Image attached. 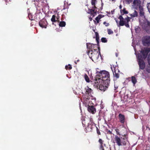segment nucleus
Returning <instances> with one entry per match:
<instances>
[{"instance_id":"5","label":"nucleus","mask_w":150,"mask_h":150,"mask_svg":"<svg viewBox=\"0 0 150 150\" xmlns=\"http://www.w3.org/2000/svg\"><path fill=\"white\" fill-rule=\"evenodd\" d=\"M91 52V53H90V50H88L87 51V54L88 55L89 58L93 61V60H97L99 57V55H100V51H94V52Z\"/></svg>"},{"instance_id":"39","label":"nucleus","mask_w":150,"mask_h":150,"mask_svg":"<svg viewBox=\"0 0 150 150\" xmlns=\"http://www.w3.org/2000/svg\"><path fill=\"white\" fill-rule=\"evenodd\" d=\"M62 17L61 18V20L62 21L64 20V18H65V15L64 14L62 15Z\"/></svg>"},{"instance_id":"44","label":"nucleus","mask_w":150,"mask_h":150,"mask_svg":"<svg viewBox=\"0 0 150 150\" xmlns=\"http://www.w3.org/2000/svg\"><path fill=\"white\" fill-rule=\"evenodd\" d=\"M114 12V10L113 11H111V13L112 14H113Z\"/></svg>"},{"instance_id":"34","label":"nucleus","mask_w":150,"mask_h":150,"mask_svg":"<svg viewBox=\"0 0 150 150\" xmlns=\"http://www.w3.org/2000/svg\"><path fill=\"white\" fill-rule=\"evenodd\" d=\"M103 24L105 25L106 27L108 26L110 24L109 23H107L105 21L103 23Z\"/></svg>"},{"instance_id":"43","label":"nucleus","mask_w":150,"mask_h":150,"mask_svg":"<svg viewBox=\"0 0 150 150\" xmlns=\"http://www.w3.org/2000/svg\"><path fill=\"white\" fill-rule=\"evenodd\" d=\"M89 20L90 21H91L92 20V18L90 17L89 18Z\"/></svg>"},{"instance_id":"49","label":"nucleus","mask_w":150,"mask_h":150,"mask_svg":"<svg viewBox=\"0 0 150 150\" xmlns=\"http://www.w3.org/2000/svg\"><path fill=\"white\" fill-rule=\"evenodd\" d=\"M115 21H116V23H118V21L117 20H115Z\"/></svg>"},{"instance_id":"46","label":"nucleus","mask_w":150,"mask_h":150,"mask_svg":"<svg viewBox=\"0 0 150 150\" xmlns=\"http://www.w3.org/2000/svg\"><path fill=\"white\" fill-rule=\"evenodd\" d=\"M117 88V87H116L115 86V90H116Z\"/></svg>"},{"instance_id":"33","label":"nucleus","mask_w":150,"mask_h":150,"mask_svg":"<svg viewBox=\"0 0 150 150\" xmlns=\"http://www.w3.org/2000/svg\"><path fill=\"white\" fill-rule=\"evenodd\" d=\"M147 8L148 10L150 13V3H148L147 5Z\"/></svg>"},{"instance_id":"12","label":"nucleus","mask_w":150,"mask_h":150,"mask_svg":"<svg viewBox=\"0 0 150 150\" xmlns=\"http://www.w3.org/2000/svg\"><path fill=\"white\" fill-rule=\"evenodd\" d=\"M93 84L95 87H97L99 85V86L100 84H102L103 82L101 78H100L99 77L95 78L94 80Z\"/></svg>"},{"instance_id":"26","label":"nucleus","mask_w":150,"mask_h":150,"mask_svg":"<svg viewBox=\"0 0 150 150\" xmlns=\"http://www.w3.org/2000/svg\"><path fill=\"white\" fill-rule=\"evenodd\" d=\"M81 120H82V124L83 125V126H85L86 125L85 120V118L83 117H82Z\"/></svg>"},{"instance_id":"1","label":"nucleus","mask_w":150,"mask_h":150,"mask_svg":"<svg viewBox=\"0 0 150 150\" xmlns=\"http://www.w3.org/2000/svg\"><path fill=\"white\" fill-rule=\"evenodd\" d=\"M100 78H101L103 84L99 86L100 90L105 91L108 88L110 82V78L109 73L105 70L100 71L98 74Z\"/></svg>"},{"instance_id":"38","label":"nucleus","mask_w":150,"mask_h":150,"mask_svg":"<svg viewBox=\"0 0 150 150\" xmlns=\"http://www.w3.org/2000/svg\"><path fill=\"white\" fill-rule=\"evenodd\" d=\"M100 149H101L102 150H104V149L103 147V145H100Z\"/></svg>"},{"instance_id":"11","label":"nucleus","mask_w":150,"mask_h":150,"mask_svg":"<svg viewBox=\"0 0 150 150\" xmlns=\"http://www.w3.org/2000/svg\"><path fill=\"white\" fill-rule=\"evenodd\" d=\"M113 70L112 69V67H111V68L112 71L114 76L115 78L116 79H118L120 77V74L119 73L120 72V71L118 69V67H115L113 66Z\"/></svg>"},{"instance_id":"13","label":"nucleus","mask_w":150,"mask_h":150,"mask_svg":"<svg viewBox=\"0 0 150 150\" xmlns=\"http://www.w3.org/2000/svg\"><path fill=\"white\" fill-rule=\"evenodd\" d=\"M142 42L144 46H150V36H146L142 41Z\"/></svg>"},{"instance_id":"42","label":"nucleus","mask_w":150,"mask_h":150,"mask_svg":"<svg viewBox=\"0 0 150 150\" xmlns=\"http://www.w3.org/2000/svg\"><path fill=\"white\" fill-rule=\"evenodd\" d=\"M103 3H102V6L100 8L101 10L103 9Z\"/></svg>"},{"instance_id":"40","label":"nucleus","mask_w":150,"mask_h":150,"mask_svg":"<svg viewBox=\"0 0 150 150\" xmlns=\"http://www.w3.org/2000/svg\"><path fill=\"white\" fill-rule=\"evenodd\" d=\"M147 26L150 27V22L149 21H147L146 22Z\"/></svg>"},{"instance_id":"48","label":"nucleus","mask_w":150,"mask_h":150,"mask_svg":"<svg viewBox=\"0 0 150 150\" xmlns=\"http://www.w3.org/2000/svg\"><path fill=\"white\" fill-rule=\"evenodd\" d=\"M110 150H113L112 149V148L111 147L110 148Z\"/></svg>"},{"instance_id":"28","label":"nucleus","mask_w":150,"mask_h":150,"mask_svg":"<svg viewBox=\"0 0 150 150\" xmlns=\"http://www.w3.org/2000/svg\"><path fill=\"white\" fill-rule=\"evenodd\" d=\"M101 41L103 43H106L108 41V40L107 39L105 38H101Z\"/></svg>"},{"instance_id":"3","label":"nucleus","mask_w":150,"mask_h":150,"mask_svg":"<svg viewBox=\"0 0 150 150\" xmlns=\"http://www.w3.org/2000/svg\"><path fill=\"white\" fill-rule=\"evenodd\" d=\"M120 12L121 15L119 16L118 18L120 20L119 25L121 26L125 25L126 27L129 28V22L130 21L131 18L127 16L126 18H124L122 16L124 14H128V11L126 10V8H124L122 10H120Z\"/></svg>"},{"instance_id":"20","label":"nucleus","mask_w":150,"mask_h":150,"mask_svg":"<svg viewBox=\"0 0 150 150\" xmlns=\"http://www.w3.org/2000/svg\"><path fill=\"white\" fill-rule=\"evenodd\" d=\"M130 16L131 17H137L138 16V13L136 10H134V13L132 14H130Z\"/></svg>"},{"instance_id":"14","label":"nucleus","mask_w":150,"mask_h":150,"mask_svg":"<svg viewBox=\"0 0 150 150\" xmlns=\"http://www.w3.org/2000/svg\"><path fill=\"white\" fill-rule=\"evenodd\" d=\"M39 24L40 27L42 28H46L47 23L45 19H42L40 21Z\"/></svg>"},{"instance_id":"45","label":"nucleus","mask_w":150,"mask_h":150,"mask_svg":"<svg viewBox=\"0 0 150 150\" xmlns=\"http://www.w3.org/2000/svg\"><path fill=\"white\" fill-rule=\"evenodd\" d=\"M122 8V6H121V5H120L119 6V8L120 9H121V8Z\"/></svg>"},{"instance_id":"27","label":"nucleus","mask_w":150,"mask_h":150,"mask_svg":"<svg viewBox=\"0 0 150 150\" xmlns=\"http://www.w3.org/2000/svg\"><path fill=\"white\" fill-rule=\"evenodd\" d=\"M65 68L66 70H70L72 69V67L71 65L69 64L68 65H66Z\"/></svg>"},{"instance_id":"17","label":"nucleus","mask_w":150,"mask_h":150,"mask_svg":"<svg viewBox=\"0 0 150 150\" xmlns=\"http://www.w3.org/2000/svg\"><path fill=\"white\" fill-rule=\"evenodd\" d=\"M103 16H104L103 15L100 14L96 18L95 20L96 21L97 24L99 22L100 20ZM93 21L95 23H96V21L94 20Z\"/></svg>"},{"instance_id":"6","label":"nucleus","mask_w":150,"mask_h":150,"mask_svg":"<svg viewBox=\"0 0 150 150\" xmlns=\"http://www.w3.org/2000/svg\"><path fill=\"white\" fill-rule=\"evenodd\" d=\"M121 138L122 139V140L117 136H115L114 139L115 142L119 146L126 145L127 142V137H123V138L121 137Z\"/></svg>"},{"instance_id":"2","label":"nucleus","mask_w":150,"mask_h":150,"mask_svg":"<svg viewBox=\"0 0 150 150\" xmlns=\"http://www.w3.org/2000/svg\"><path fill=\"white\" fill-rule=\"evenodd\" d=\"M150 52V48L146 47L144 48V50H142L141 53V55H140L138 57V64L139 68L143 70L144 69L145 64V62L143 59H145L147 56V55Z\"/></svg>"},{"instance_id":"47","label":"nucleus","mask_w":150,"mask_h":150,"mask_svg":"<svg viewBox=\"0 0 150 150\" xmlns=\"http://www.w3.org/2000/svg\"><path fill=\"white\" fill-rule=\"evenodd\" d=\"M30 15H28L29 17V18L30 19L31 21L33 20V19H30Z\"/></svg>"},{"instance_id":"4","label":"nucleus","mask_w":150,"mask_h":150,"mask_svg":"<svg viewBox=\"0 0 150 150\" xmlns=\"http://www.w3.org/2000/svg\"><path fill=\"white\" fill-rule=\"evenodd\" d=\"M97 2V1L96 0H91V4L93 6L92 8L88 9V11L87 12V13L91 14L93 17L96 14L97 12L99 11L98 9L95 6Z\"/></svg>"},{"instance_id":"37","label":"nucleus","mask_w":150,"mask_h":150,"mask_svg":"<svg viewBox=\"0 0 150 150\" xmlns=\"http://www.w3.org/2000/svg\"><path fill=\"white\" fill-rule=\"evenodd\" d=\"M125 1L128 4H129L132 2V0H125Z\"/></svg>"},{"instance_id":"10","label":"nucleus","mask_w":150,"mask_h":150,"mask_svg":"<svg viewBox=\"0 0 150 150\" xmlns=\"http://www.w3.org/2000/svg\"><path fill=\"white\" fill-rule=\"evenodd\" d=\"M115 131L117 134L119 136H122L123 137H127V135L125 134L126 130L124 128H119L115 129Z\"/></svg>"},{"instance_id":"29","label":"nucleus","mask_w":150,"mask_h":150,"mask_svg":"<svg viewBox=\"0 0 150 150\" xmlns=\"http://www.w3.org/2000/svg\"><path fill=\"white\" fill-rule=\"evenodd\" d=\"M108 34L109 35L112 34L113 33V31L111 30V29H109L107 30Z\"/></svg>"},{"instance_id":"32","label":"nucleus","mask_w":150,"mask_h":150,"mask_svg":"<svg viewBox=\"0 0 150 150\" xmlns=\"http://www.w3.org/2000/svg\"><path fill=\"white\" fill-rule=\"evenodd\" d=\"M96 128L97 133L98 135H100V132L99 131V130L97 127H96Z\"/></svg>"},{"instance_id":"31","label":"nucleus","mask_w":150,"mask_h":150,"mask_svg":"<svg viewBox=\"0 0 150 150\" xmlns=\"http://www.w3.org/2000/svg\"><path fill=\"white\" fill-rule=\"evenodd\" d=\"M104 141L101 139H100L98 140V142L100 145H103Z\"/></svg>"},{"instance_id":"35","label":"nucleus","mask_w":150,"mask_h":150,"mask_svg":"<svg viewBox=\"0 0 150 150\" xmlns=\"http://www.w3.org/2000/svg\"><path fill=\"white\" fill-rule=\"evenodd\" d=\"M66 10L65 12H64L63 13H64V14H65L66 15L67 13L68 12V9H66L64 7V8H63V10H62V11L63 10Z\"/></svg>"},{"instance_id":"9","label":"nucleus","mask_w":150,"mask_h":150,"mask_svg":"<svg viewBox=\"0 0 150 150\" xmlns=\"http://www.w3.org/2000/svg\"><path fill=\"white\" fill-rule=\"evenodd\" d=\"M133 4L135 6H137L139 7V15L141 16H143L144 15V13L143 11V8L142 6H141L140 3L137 0H134Z\"/></svg>"},{"instance_id":"41","label":"nucleus","mask_w":150,"mask_h":150,"mask_svg":"<svg viewBox=\"0 0 150 150\" xmlns=\"http://www.w3.org/2000/svg\"><path fill=\"white\" fill-rule=\"evenodd\" d=\"M33 1L34 2H39L40 1H42V0H33Z\"/></svg>"},{"instance_id":"22","label":"nucleus","mask_w":150,"mask_h":150,"mask_svg":"<svg viewBox=\"0 0 150 150\" xmlns=\"http://www.w3.org/2000/svg\"><path fill=\"white\" fill-rule=\"evenodd\" d=\"M132 81L134 85L137 82V80L135 76H132Z\"/></svg>"},{"instance_id":"23","label":"nucleus","mask_w":150,"mask_h":150,"mask_svg":"<svg viewBox=\"0 0 150 150\" xmlns=\"http://www.w3.org/2000/svg\"><path fill=\"white\" fill-rule=\"evenodd\" d=\"M55 17L56 16H55L54 15L52 16V18L51 19L52 22H57V21H56V19Z\"/></svg>"},{"instance_id":"21","label":"nucleus","mask_w":150,"mask_h":150,"mask_svg":"<svg viewBox=\"0 0 150 150\" xmlns=\"http://www.w3.org/2000/svg\"><path fill=\"white\" fill-rule=\"evenodd\" d=\"M95 34L96 36V40L97 42V44L98 45L99 44V34L97 32H95Z\"/></svg>"},{"instance_id":"18","label":"nucleus","mask_w":150,"mask_h":150,"mask_svg":"<svg viewBox=\"0 0 150 150\" xmlns=\"http://www.w3.org/2000/svg\"><path fill=\"white\" fill-rule=\"evenodd\" d=\"M85 89L86 90V93L88 94H90L92 91V89L88 86L86 87L85 88Z\"/></svg>"},{"instance_id":"15","label":"nucleus","mask_w":150,"mask_h":150,"mask_svg":"<svg viewBox=\"0 0 150 150\" xmlns=\"http://www.w3.org/2000/svg\"><path fill=\"white\" fill-rule=\"evenodd\" d=\"M118 117L120 122L122 124H124L125 122V115L121 113H120L118 115Z\"/></svg>"},{"instance_id":"8","label":"nucleus","mask_w":150,"mask_h":150,"mask_svg":"<svg viewBox=\"0 0 150 150\" xmlns=\"http://www.w3.org/2000/svg\"><path fill=\"white\" fill-rule=\"evenodd\" d=\"M92 118H90V122L88 124L87 127L85 129L86 132H91L93 128L96 127V125L95 123L92 121Z\"/></svg>"},{"instance_id":"16","label":"nucleus","mask_w":150,"mask_h":150,"mask_svg":"<svg viewBox=\"0 0 150 150\" xmlns=\"http://www.w3.org/2000/svg\"><path fill=\"white\" fill-rule=\"evenodd\" d=\"M88 110L89 112L93 114H94L96 111V109L93 106H88Z\"/></svg>"},{"instance_id":"19","label":"nucleus","mask_w":150,"mask_h":150,"mask_svg":"<svg viewBox=\"0 0 150 150\" xmlns=\"http://www.w3.org/2000/svg\"><path fill=\"white\" fill-rule=\"evenodd\" d=\"M58 22H59V25L60 27H64L65 26L66 24L65 22L62 21Z\"/></svg>"},{"instance_id":"50","label":"nucleus","mask_w":150,"mask_h":150,"mask_svg":"<svg viewBox=\"0 0 150 150\" xmlns=\"http://www.w3.org/2000/svg\"><path fill=\"white\" fill-rule=\"evenodd\" d=\"M114 0H112V1H113Z\"/></svg>"},{"instance_id":"7","label":"nucleus","mask_w":150,"mask_h":150,"mask_svg":"<svg viewBox=\"0 0 150 150\" xmlns=\"http://www.w3.org/2000/svg\"><path fill=\"white\" fill-rule=\"evenodd\" d=\"M87 48L89 50L90 52L100 51L99 45L98 44H91L90 43L86 44Z\"/></svg>"},{"instance_id":"30","label":"nucleus","mask_w":150,"mask_h":150,"mask_svg":"<svg viewBox=\"0 0 150 150\" xmlns=\"http://www.w3.org/2000/svg\"><path fill=\"white\" fill-rule=\"evenodd\" d=\"M147 61L149 64L150 66V53L148 55L147 57Z\"/></svg>"},{"instance_id":"25","label":"nucleus","mask_w":150,"mask_h":150,"mask_svg":"<svg viewBox=\"0 0 150 150\" xmlns=\"http://www.w3.org/2000/svg\"><path fill=\"white\" fill-rule=\"evenodd\" d=\"M84 77L85 80L87 82H90V79H89L88 77V75L87 74H85Z\"/></svg>"},{"instance_id":"36","label":"nucleus","mask_w":150,"mask_h":150,"mask_svg":"<svg viewBox=\"0 0 150 150\" xmlns=\"http://www.w3.org/2000/svg\"><path fill=\"white\" fill-rule=\"evenodd\" d=\"M107 134H112V131H110V130H107Z\"/></svg>"},{"instance_id":"24","label":"nucleus","mask_w":150,"mask_h":150,"mask_svg":"<svg viewBox=\"0 0 150 150\" xmlns=\"http://www.w3.org/2000/svg\"><path fill=\"white\" fill-rule=\"evenodd\" d=\"M54 15L56 16L55 17L56 18V21H57V22H59L60 16L59 15V14L58 13H56Z\"/></svg>"}]
</instances>
